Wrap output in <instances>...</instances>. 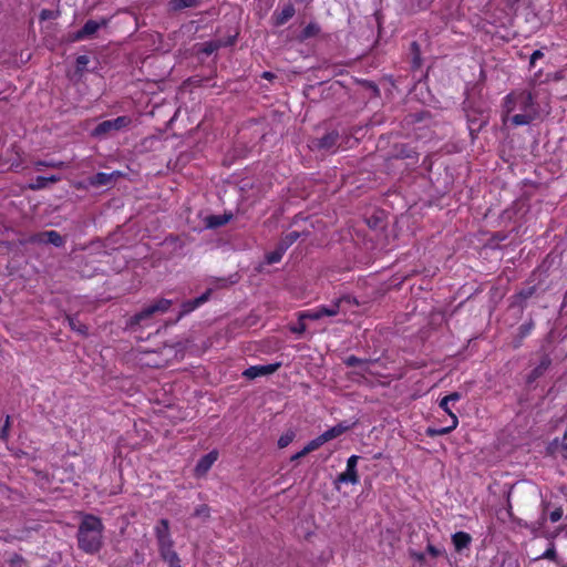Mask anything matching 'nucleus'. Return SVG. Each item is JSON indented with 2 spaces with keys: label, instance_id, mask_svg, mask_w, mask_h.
Returning <instances> with one entry per match:
<instances>
[{
  "label": "nucleus",
  "instance_id": "obj_1",
  "mask_svg": "<svg viewBox=\"0 0 567 567\" xmlns=\"http://www.w3.org/2000/svg\"><path fill=\"white\" fill-rule=\"evenodd\" d=\"M102 520L94 515H85L81 520L76 539L79 548L89 555L97 554L103 546Z\"/></svg>",
  "mask_w": 567,
  "mask_h": 567
},
{
  "label": "nucleus",
  "instance_id": "obj_2",
  "mask_svg": "<svg viewBox=\"0 0 567 567\" xmlns=\"http://www.w3.org/2000/svg\"><path fill=\"white\" fill-rule=\"evenodd\" d=\"M173 301L169 299H158L153 303L144 307L141 311L132 316L127 321V327L132 330H136L137 327L143 324L147 326L146 321L153 318L157 313H165L169 310Z\"/></svg>",
  "mask_w": 567,
  "mask_h": 567
},
{
  "label": "nucleus",
  "instance_id": "obj_3",
  "mask_svg": "<svg viewBox=\"0 0 567 567\" xmlns=\"http://www.w3.org/2000/svg\"><path fill=\"white\" fill-rule=\"evenodd\" d=\"M132 123V118L127 115L117 116L116 118L106 120L99 123L92 135L95 137H107L112 136L114 133L125 130Z\"/></svg>",
  "mask_w": 567,
  "mask_h": 567
},
{
  "label": "nucleus",
  "instance_id": "obj_4",
  "mask_svg": "<svg viewBox=\"0 0 567 567\" xmlns=\"http://www.w3.org/2000/svg\"><path fill=\"white\" fill-rule=\"evenodd\" d=\"M109 23V19L102 18L100 21L87 20L84 25L71 35L72 41H83L92 39L96 35L101 28H105Z\"/></svg>",
  "mask_w": 567,
  "mask_h": 567
},
{
  "label": "nucleus",
  "instance_id": "obj_5",
  "mask_svg": "<svg viewBox=\"0 0 567 567\" xmlns=\"http://www.w3.org/2000/svg\"><path fill=\"white\" fill-rule=\"evenodd\" d=\"M468 131L472 137L488 123V113L485 110H470L466 113Z\"/></svg>",
  "mask_w": 567,
  "mask_h": 567
},
{
  "label": "nucleus",
  "instance_id": "obj_6",
  "mask_svg": "<svg viewBox=\"0 0 567 567\" xmlns=\"http://www.w3.org/2000/svg\"><path fill=\"white\" fill-rule=\"evenodd\" d=\"M25 243L29 244H52L55 247L64 245L63 237L55 230L40 231L31 235Z\"/></svg>",
  "mask_w": 567,
  "mask_h": 567
},
{
  "label": "nucleus",
  "instance_id": "obj_7",
  "mask_svg": "<svg viewBox=\"0 0 567 567\" xmlns=\"http://www.w3.org/2000/svg\"><path fill=\"white\" fill-rule=\"evenodd\" d=\"M340 135L337 131L326 133L322 137L313 138L310 143L312 150L332 151L339 142Z\"/></svg>",
  "mask_w": 567,
  "mask_h": 567
},
{
  "label": "nucleus",
  "instance_id": "obj_8",
  "mask_svg": "<svg viewBox=\"0 0 567 567\" xmlns=\"http://www.w3.org/2000/svg\"><path fill=\"white\" fill-rule=\"evenodd\" d=\"M543 511L542 516L539 517L537 524L539 525V528L544 527L547 518L550 519V522L556 523L561 519L564 515V511L561 506H555L551 502H543L542 504Z\"/></svg>",
  "mask_w": 567,
  "mask_h": 567
},
{
  "label": "nucleus",
  "instance_id": "obj_9",
  "mask_svg": "<svg viewBox=\"0 0 567 567\" xmlns=\"http://www.w3.org/2000/svg\"><path fill=\"white\" fill-rule=\"evenodd\" d=\"M359 461V456L352 455L347 461V470L339 474L336 484L338 483H351L357 484L359 482V475L357 471V464Z\"/></svg>",
  "mask_w": 567,
  "mask_h": 567
},
{
  "label": "nucleus",
  "instance_id": "obj_10",
  "mask_svg": "<svg viewBox=\"0 0 567 567\" xmlns=\"http://www.w3.org/2000/svg\"><path fill=\"white\" fill-rule=\"evenodd\" d=\"M121 176V173L114 171L112 173L100 172L87 178L89 185L92 187H110L114 185L116 179Z\"/></svg>",
  "mask_w": 567,
  "mask_h": 567
},
{
  "label": "nucleus",
  "instance_id": "obj_11",
  "mask_svg": "<svg viewBox=\"0 0 567 567\" xmlns=\"http://www.w3.org/2000/svg\"><path fill=\"white\" fill-rule=\"evenodd\" d=\"M212 292H213V289L208 288L199 297L184 301L182 303V310H181L177 319H181L182 317L190 313L192 311H194L195 309H197L198 307H200L202 305L207 302L210 298Z\"/></svg>",
  "mask_w": 567,
  "mask_h": 567
},
{
  "label": "nucleus",
  "instance_id": "obj_12",
  "mask_svg": "<svg viewBox=\"0 0 567 567\" xmlns=\"http://www.w3.org/2000/svg\"><path fill=\"white\" fill-rule=\"evenodd\" d=\"M212 292H213V289L208 288L199 297L184 301L182 303V310H181L177 319H181L182 317L190 313L192 311H194L195 309H197L198 307H200L202 305L207 302L210 298Z\"/></svg>",
  "mask_w": 567,
  "mask_h": 567
},
{
  "label": "nucleus",
  "instance_id": "obj_13",
  "mask_svg": "<svg viewBox=\"0 0 567 567\" xmlns=\"http://www.w3.org/2000/svg\"><path fill=\"white\" fill-rule=\"evenodd\" d=\"M280 368V363H272L266 365H251L243 372V375L248 380H254L258 377L269 375L275 373Z\"/></svg>",
  "mask_w": 567,
  "mask_h": 567
},
{
  "label": "nucleus",
  "instance_id": "obj_14",
  "mask_svg": "<svg viewBox=\"0 0 567 567\" xmlns=\"http://www.w3.org/2000/svg\"><path fill=\"white\" fill-rule=\"evenodd\" d=\"M523 113H536L534 109V96L528 91L517 92V109Z\"/></svg>",
  "mask_w": 567,
  "mask_h": 567
},
{
  "label": "nucleus",
  "instance_id": "obj_15",
  "mask_svg": "<svg viewBox=\"0 0 567 567\" xmlns=\"http://www.w3.org/2000/svg\"><path fill=\"white\" fill-rule=\"evenodd\" d=\"M391 156L393 158H398V159H408V158H416L417 153L409 144L400 143V144H395L392 147Z\"/></svg>",
  "mask_w": 567,
  "mask_h": 567
},
{
  "label": "nucleus",
  "instance_id": "obj_16",
  "mask_svg": "<svg viewBox=\"0 0 567 567\" xmlns=\"http://www.w3.org/2000/svg\"><path fill=\"white\" fill-rule=\"evenodd\" d=\"M157 545H158L159 556L164 561L169 563L174 559L177 560L178 555L173 548L174 547L173 539L167 540V542L157 543Z\"/></svg>",
  "mask_w": 567,
  "mask_h": 567
},
{
  "label": "nucleus",
  "instance_id": "obj_17",
  "mask_svg": "<svg viewBox=\"0 0 567 567\" xmlns=\"http://www.w3.org/2000/svg\"><path fill=\"white\" fill-rule=\"evenodd\" d=\"M296 13V9L293 7V4L291 3H288L286 4L281 11H275L274 12V20H275V25L277 27H280L282 24H285L287 21H289Z\"/></svg>",
  "mask_w": 567,
  "mask_h": 567
},
{
  "label": "nucleus",
  "instance_id": "obj_18",
  "mask_svg": "<svg viewBox=\"0 0 567 567\" xmlns=\"http://www.w3.org/2000/svg\"><path fill=\"white\" fill-rule=\"evenodd\" d=\"M155 537L157 543L172 540L169 533V522L166 518H162L158 520L157 525L154 528Z\"/></svg>",
  "mask_w": 567,
  "mask_h": 567
},
{
  "label": "nucleus",
  "instance_id": "obj_19",
  "mask_svg": "<svg viewBox=\"0 0 567 567\" xmlns=\"http://www.w3.org/2000/svg\"><path fill=\"white\" fill-rule=\"evenodd\" d=\"M233 218V214L209 215L205 218V226L208 229H216L226 225Z\"/></svg>",
  "mask_w": 567,
  "mask_h": 567
},
{
  "label": "nucleus",
  "instance_id": "obj_20",
  "mask_svg": "<svg viewBox=\"0 0 567 567\" xmlns=\"http://www.w3.org/2000/svg\"><path fill=\"white\" fill-rule=\"evenodd\" d=\"M217 460V453L210 452L204 455L196 464L195 471L197 475H203L209 471L214 462Z\"/></svg>",
  "mask_w": 567,
  "mask_h": 567
},
{
  "label": "nucleus",
  "instance_id": "obj_21",
  "mask_svg": "<svg viewBox=\"0 0 567 567\" xmlns=\"http://www.w3.org/2000/svg\"><path fill=\"white\" fill-rule=\"evenodd\" d=\"M551 364L549 355L545 354L542 357L540 362L535 367L528 375V382H533L540 378Z\"/></svg>",
  "mask_w": 567,
  "mask_h": 567
},
{
  "label": "nucleus",
  "instance_id": "obj_22",
  "mask_svg": "<svg viewBox=\"0 0 567 567\" xmlns=\"http://www.w3.org/2000/svg\"><path fill=\"white\" fill-rule=\"evenodd\" d=\"M373 362L374 361L371 360V359H367V358L361 359V358H358L355 355H349L343 361V363L347 367H360L361 368L360 374L369 372V364L373 363Z\"/></svg>",
  "mask_w": 567,
  "mask_h": 567
},
{
  "label": "nucleus",
  "instance_id": "obj_23",
  "mask_svg": "<svg viewBox=\"0 0 567 567\" xmlns=\"http://www.w3.org/2000/svg\"><path fill=\"white\" fill-rule=\"evenodd\" d=\"M198 53H204L206 55H210L220 48H223V40H212L204 43H198L195 45Z\"/></svg>",
  "mask_w": 567,
  "mask_h": 567
},
{
  "label": "nucleus",
  "instance_id": "obj_24",
  "mask_svg": "<svg viewBox=\"0 0 567 567\" xmlns=\"http://www.w3.org/2000/svg\"><path fill=\"white\" fill-rule=\"evenodd\" d=\"M472 537L465 532H457L452 536V542L457 551L467 548L471 544Z\"/></svg>",
  "mask_w": 567,
  "mask_h": 567
},
{
  "label": "nucleus",
  "instance_id": "obj_25",
  "mask_svg": "<svg viewBox=\"0 0 567 567\" xmlns=\"http://www.w3.org/2000/svg\"><path fill=\"white\" fill-rule=\"evenodd\" d=\"M65 320L68 321V324L70 327L71 330L75 331L76 333H79L80 336L82 337H86L87 333H89V329L86 327V324H84L83 322H81L78 318V316H70L68 315L65 317Z\"/></svg>",
  "mask_w": 567,
  "mask_h": 567
},
{
  "label": "nucleus",
  "instance_id": "obj_26",
  "mask_svg": "<svg viewBox=\"0 0 567 567\" xmlns=\"http://www.w3.org/2000/svg\"><path fill=\"white\" fill-rule=\"evenodd\" d=\"M458 424V420L456 415H452V424L446 427L435 429V427H427L425 431V434L430 437L445 435L452 432Z\"/></svg>",
  "mask_w": 567,
  "mask_h": 567
},
{
  "label": "nucleus",
  "instance_id": "obj_27",
  "mask_svg": "<svg viewBox=\"0 0 567 567\" xmlns=\"http://www.w3.org/2000/svg\"><path fill=\"white\" fill-rule=\"evenodd\" d=\"M517 109V92H512L508 95H506L504 100L503 105V120L505 121L506 117L514 112Z\"/></svg>",
  "mask_w": 567,
  "mask_h": 567
},
{
  "label": "nucleus",
  "instance_id": "obj_28",
  "mask_svg": "<svg viewBox=\"0 0 567 567\" xmlns=\"http://www.w3.org/2000/svg\"><path fill=\"white\" fill-rule=\"evenodd\" d=\"M534 328V322L533 320H529L528 322H525L523 323L519 328H518V332H517V336L515 337L514 339V344L513 347L515 349L519 348L522 346V341L524 338H526L530 331L533 330Z\"/></svg>",
  "mask_w": 567,
  "mask_h": 567
},
{
  "label": "nucleus",
  "instance_id": "obj_29",
  "mask_svg": "<svg viewBox=\"0 0 567 567\" xmlns=\"http://www.w3.org/2000/svg\"><path fill=\"white\" fill-rule=\"evenodd\" d=\"M349 429H350V425L339 423V424L332 426L331 429L324 431L322 434H323L324 439L327 440V442H329V441L342 435Z\"/></svg>",
  "mask_w": 567,
  "mask_h": 567
},
{
  "label": "nucleus",
  "instance_id": "obj_30",
  "mask_svg": "<svg viewBox=\"0 0 567 567\" xmlns=\"http://www.w3.org/2000/svg\"><path fill=\"white\" fill-rule=\"evenodd\" d=\"M536 117V113H518L511 117V122L514 126L528 125Z\"/></svg>",
  "mask_w": 567,
  "mask_h": 567
},
{
  "label": "nucleus",
  "instance_id": "obj_31",
  "mask_svg": "<svg viewBox=\"0 0 567 567\" xmlns=\"http://www.w3.org/2000/svg\"><path fill=\"white\" fill-rule=\"evenodd\" d=\"M202 3V0H171L169 7L172 10L178 11L186 8H196Z\"/></svg>",
  "mask_w": 567,
  "mask_h": 567
},
{
  "label": "nucleus",
  "instance_id": "obj_32",
  "mask_svg": "<svg viewBox=\"0 0 567 567\" xmlns=\"http://www.w3.org/2000/svg\"><path fill=\"white\" fill-rule=\"evenodd\" d=\"M300 237V233L298 231H290L286 234L277 244V246L282 250L284 252L287 251V249L298 240Z\"/></svg>",
  "mask_w": 567,
  "mask_h": 567
},
{
  "label": "nucleus",
  "instance_id": "obj_33",
  "mask_svg": "<svg viewBox=\"0 0 567 567\" xmlns=\"http://www.w3.org/2000/svg\"><path fill=\"white\" fill-rule=\"evenodd\" d=\"M321 29L320 25L316 22H310L305 27V29L301 31L299 35L300 41H305L307 39L317 37L320 33Z\"/></svg>",
  "mask_w": 567,
  "mask_h": 567
},
{
  "label": "nucleus",
  "instance_id": "obj_34",
  "mask_svg": "<svg viewBox=\"0 0 567 567\" xmlns=\"http://www.w3.org/2000/svg\"><path fill=\"white\" fill-rule=\"evenodd\" d=\"M343 299H338L336 300L331 306L327 307V306H320L318 307L319 311H320V315H321V318L327 316V317H333V316H337L339 313V310H340V303L342 302Z\"/></svg>",
  "mask_w": 567,
  "mask_h": 567
},
{
  "label": "nucleus",
  "instance_id": "obj_35",
  "mask_svg": "<svg viewBox=\"0 0 567 567\" xmlns=\"http://www.w3.org/2000/svg\"><path fill=\"white\" fill-rule=\"evenodd\" d=\"M60 179H61L60 176H56V175H51L49 177L38 176L35 178V183L31 185V188L32 189H41V188L47 187V185L49 183H56Z\"/></svg>",
  "mask_w": 567,
  "mask_h": 567
},
{
  "label": "nucleus",
  "instance_id": "obj_36",
  "mask_svg": "<svg viewBox=\"0 0 567 567\" xmlns=\"http://www.w3.org/2000/svg\"><path fill=\"white\" fill-rule=\"evenodd\" d=\"M296 437V433L293 430H288L285 432L278 440V446L280 449L287 447Z\"/></svg>",
  "mask_w": 567,
  "mask_h": 567
},
{
  "label": "nucleus",
  "instance_id": "obj_37",
  "mask_svg": "<svg viewBox=\"0 0 567 567\" xmlns=\"http://www.w3.org/2000/svg\"><path fill=\"white\" fill-rule=\"evenodd\" d=\"M285 252L280 250L278 246H276L275 250L266 255V262L268 265H272L279 262L282 259Z\"/></svg>",
  "mask_w": 567,
  "mask_h": 567
},
{
  "label": "nucleus",
  "instance_id": "obj_38",
  "mask_svg": "<svg viewBox=\"0 0 567 567\" xmlns=\"http://www.w3.org/2000/svg\"><path fill=\"white\" fill-rule=\"evenodd\" d=\"M90 62V58L87 55H79L75 60V72L80 75L86 70V65Z\"/></svg>",
  "mask_w": 567,
  "mask_h": 567
},
{
  "label": "nucleus",
  "instance_id": "obj_39",
  "mask_svg": "<svg viewBox=\"0 0 567 567\" xmlns=\"http://www.w3.org/2000/svg\"><path fill=\"white\" fill-rule=\"evenodd\" d=\"M298 319L300 321H303L306 319H308V320H319V319H321V315H320L319 309L317 308V309H313V310H308V311L300 312L299 316H298Z\"/></svg>",
  "mask_w": 567,
  "mask_h": 567
},
{
  "label": "nucleus",
  "instance_id": "obj_40",
  "mask_svg": "<svg viewBox=\"0 0 567 567\" xmlns=\"http://www.w3.org/2000/svg\"><path fill=\"white\" fill-rule=\"evenodd\" d=\"M327 442L323 434H320L316 439L311 440L307 445V452L311 453L316 450H318L321 445H323Z\"/></svg>",
  "mask_w": 567,
  "mask_h": 567
},
{
  "label": "nucleus",
  "instance_id": "obj_41",
  "mask_svg": "<svg viewBox=\"0 0 567 567\" xmlns=\"http://www.w3.org/2000/svg\"><path fill=\"white\" fill-rule=\"evenodd\" d=\"M209 515H210V508L206 504L199 505L198 507L195 508V511L193 513V516L203 517L205 519L208 518Z\"/></svg>",
  "mask_w": 567,
  "mask_h": 567
},
{
  "label": "nucleus",
  "instance_id": "obj_42",
  "mask_svg": "<svg viewBox=\"0 0 567 567\" xmlns=\"http://www.w3.org/2000/svg\"><path fill=\"white\" fill-rule=\"evenodd\" d=\"M361 85L365 90L370 91L373 96H379L380 95V90H379L378 85L374 82L368 81V80H363L361 82Z\"/></svg>",
  "mask_w": 567,
  "mask_h": 567
},
{
  "label": "nucleus",
  "instance_id": "obj_43",
  "mask_svg": "<svg viewBox=\"0 0 567 567\" xmlns=\"http://www.w3.org/2000/svg\"><path fill=\"white\" fill-rule=\"evenodd\" d=\"M10 421H11L10 415H7L3 426L0 429V440H2V441H8V439H9V430H10V425H11Z\"/></svg>",
  "mask_w": 567,
  "mask_h": 567
},
{
  "label": "nucleus",
  "instance_id": "obj_44",
  "mask_svg": "<svg viewBox=\"0 0 567 567\" xmlns=\"http://www.w3.org/2000/svg\"><path fill=\"white\" fill-rule=\"evenodd\" d=\"M462 398L461 393L458 392H452L451 394L444 396L441 399L439 406L447 405L450 402H456Z\"/></svg>",
  "mask_w": 567,
  "mask_h": 567
},
{
  "label": "nucleus",
  "instance_id": "obj_45",
  "mask_svg": "<svg viewBox=\"0 0 567 567\" xmlns=\"http://www.w3.org/2000/svg\"><path fill=\"white\" fill-rule=\"evenodd\" d=\"M539 558L549 559L557 563V551L555 545L550 544L547 550Z\"/></svg>",
  "mask_w": 567,
  "mask_h": 567
},
{
  "label": "nucleus",
  "instance_id": "obj_46",
  "mask_svg": "<svg viewBox=\"0 0 567 567\" xmlns=\"http://www.w3.org/2000/svg\"><path fill=\"white\" fill-rule=\"evenodd\" d=\"M411 52L413 53V63L415 66H420L421 64V61H420V45L417 42L413 41L411 43Z\"/></svg>",
  "mask_w": 567,
  "mask_h": 567
},
{
  "label": "nucleus",
  "instance_id": "obj_47",
  "mask_svg": "<svg viewBox=\"0 0 567 567\" xmlns=\"http://www.w3.org/2000/svg\"><path fill=\"white\" fill-rule=\"evenodd\" d=\"M536 292V287L535 286H532V287H528V288H524L522 289L518 293H517V297L520 299V300H527L529 299L534 293Z\"/></svg>",
  "mask_w": 567,
  "mask_h": 567
},
{
  "label": "nucleus",
  "instance_id": "obj_48",
  "mask_svg": "<svg viewBox=\"0 0 567 567\" xmlns=\"http://www.w3.org/2000/svg\"><path fill=\"white\" fill-rule=\"evenodd\" d=\"M35 165H37V167L45 166V167H52V168H63L65 166V164L63 162H54V161H50V162L39 161V162H37Z\"/></svg>",
  "mask_w": 567,
  "mask_h": 567
},
{
  "label": "nucleus",
  "instance_id": "obj_49",
  "mask_svg": "<svg viewBox=\"0 0 567 567\" xmlns=\"http://www.w3.org/2000/svg\"><path fill=\"white\" fill-rule=\"evenodd\" d=\"M58 16L56 12L52 11V10H49V9H43L40 13V19L42 21H45V20H52V19H55Z\"/></svg>",
  "mask_w": 567,
  "mask_h": 567
},
{
  "label": "nucleus",
  "instance_id": "obj_50",
  "mask_svg": "<svg viewBox=\"0 0 567 567\" xmlns=\"http://www.w3.org/2000/svg\"><path fill=\"white\" fill-rule=\"evenodd\" d=\"M426 551H427L432 557H439V556H441V555L444 553V550H442V549H440V548L435 547V546H434V545H432V544H427V546H426Z\"/></svg>",
  "mask_w": 567,
  "mask_h": 567
},
{
  "label": "nucleus",
  "instance_id": "obj_51",
  "mask_svg": "<svg viewBox=\"0 0 567 567\" xmlns=\"http://www.w3.org/2000/svg\"><path fill=\"white\" fill-rule=\"evenodd\" d=\"M544 56V53L540 51V50H535L532 55H530V59H529V65L530 66H534L535 65V62L538 60V59H542Z\"/></svg>",
  "mask_w": 567,
  "mask_h": 567
},
{
  "label": "nucleus",
  "instance_id": "obj_52",
  "mask_svg": "<svg viewBox=\"0 0 567 567\" xmlns=\"http://www.w3.org/2000/svg\"><path fill=\"white\" fill-rule=\"evenodd\" d=\"M290 331L297 334H301L306 331V324L299 320L297 326L290 328Z\"/></svg>",
  "mask_w": 567,
  "mask_h": 567
},
{
  "label": "nucleus",
  "instance_id": "obj_53",
  "mask_svg": "<svg viewBox=\"0 0 567 567\" xmlns=\"http://www.w3.org/2000/svg\"><path fill=\"white\" fill-rule=\"evenodd\" d=\"M410 556L412 558H414L416 561L423 564L425 561V555L424 553H420V551H415V550H410Z\"/></svg>",
  "mask_w": 567,
  "mask_h": 567
},
{
  "label": "nucleus",
  "instance_id": "obj_54",
  "mask_svg": "<svg viewBox=\"0 0 567 567\" xmlns=\"http://www.w3.org/2000/svg\"><path fill=\"white\" fill-rule=\"evenodd\" d=\"M309 452H307V447L305 446L300 452L293 454L291 457H290V461H297L306 455H308Z\"/></svg>",
  "mask_w": 567,
  "mask_h": 567
},
{
  "label": "nucleus",
  "instance_id": "obj_55",
  "mask_svg": "<svg viewBox=\"0 0 567 567\" xmlns=\"http://www.w3.org/2000/svg\"><path fill=\"white\" fill-rule=\"evenodd\" d=\"M236 40H237V35L236 34L228 37L226 41H223V48L224 47H231V45H234L236 43Z\"/></svg>",
  "mask_w": 567,
  "mask_h": 567
},
{
  "label": "nucleus",
  "instance_id": "obj_56",
  "mask_svg": "<svg viewBox=\"0 0 567 567\" xmlns=\"http://www.w3.org/2000/svg\"><path fill=\"white\" fill-rule=\"evenodd\" d=\"M507 238V235L504 233H496L493 235V239L497 241H503Z\"/></svg>",
  "mask_w": 567,
  "mask_h": 567
},
{
  "label": "nucleus",
  "instance_id": "obj_57",
  "mask_svg": "<svg viewBox=\"0 0 567 567\" xmlns=\"http://www.w3.org/2000/svg\"><path fill=\"white\" fill-rule=\"evenodd\" d=\"M167 565H168V567H182V566H181V559H179V557L177 558V560H175V559H174V560H172V561L167 563Z\"/></svg>",
  "mask_w": 567,
  "mask_h": 567
},
{
  "label": "nucleus",
  "instance_id": "obj_58",
  "mask_svg": "<svg viewBox=\"0 0 567 567\" xmlns=\"http://www.w3.org/2000/svg\"><path fill=\"white\" fill-rule=\"evenodd\" d=\"M261 76H262L264 79H267V80H272V79H275V78H276V75H275L274 73L268 72V71L264 72Z\"/></svg>",
  "mask_w": 567,
  "mask_h": 567
},
{
  "label": "nucleus",
  "instance_id": "obj_59",
  "mask_svg": "<svg viewBox=\"0 0 567 567\" xmlns=\"http://www.w3.org/2000/svg\"><path fill=\"white\" fill-rule=\"evenodd\" d=\"M444 412H446L451 417L452 415H455L451 409L449 408V404L447 405H444V406H440Z\"/></svg>",
  "mask_w": 567,
  "mask_h": 567
},
{
  "label": "nucleus",
  "instance_id": "obj_60",
  "mask_svg": "<svg viewBox=\"0 0 567 567\" xmlns=\"http://www.w3.org/2000/svg\"><path fill=\"white\" fill-rule=\"evenodd\" d=\"M342 299H343L342 301H347L349 303L351 302V303L358 305V301L354 298L351 299L350 297H344Z\"/></svg>",
  "mask_w": 567,
  "mask_h": 567
},
{
  "label": "nucleus",
  "instance_id": "obj_61",
  "mask_svg": "<svg viewBox=\"0 0 567 567\" xmlns=\"http://www.w3.org/2000/svg\"><path fill=\"white\" fill-rule=\"evenodd\" d=\"M514 2H518L519 0H513Z\"/></svg>",
  "mask_w": 567,
  "mask_h": 567
}]
</instances>
